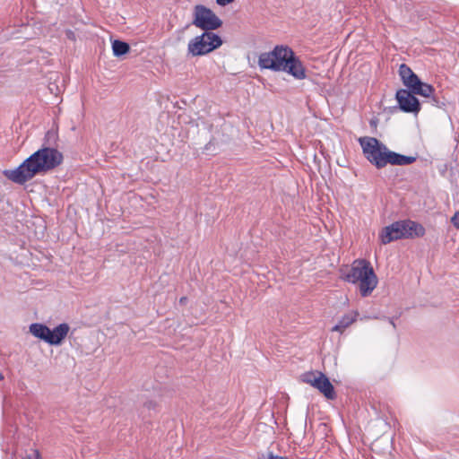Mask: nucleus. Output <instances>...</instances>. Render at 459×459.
<instances>
[{"label": "nucleus", "instance_id": "9", "mask_svg": "<svg viewBox=\"0 0 459 459\" xmlns=\"http://www.w3.org/2000/svg\"><path fill=\"white\" fill-rule=\"evenodd\" d=\"M302 380L320 391L327 399H334L335 392L330 380L322 372H307L302 376Z\"/></svg>", "mask_w": 459, "mask_h": 459}, {"label": "nucleus", "instance_id": "8", "mask_svg": "<svg viewBox=\"0 0 459 459\" xmlns=\"http://www.w3.org/2000/svg\"><path fill=\"white\" fill-rule=\"evenodd\" d=\"M192 23L204 32H212L221 27L222 21L210 8L197 4L194 8Z\"/></svg>", "mask_w": 459, "mask_h": 459}, {"label": "nucleus", "instance_id": "3", "mask_svg": "<svg viewBox=\"0 0 459 459\" xmlns=\"http://www.w3.org/2000/svg\"><path fill=\"white\" fill-rule=\"evenodd\" d=\"M359 143L366 159L377 169L387 164L404 166L413 163L415 156H406L390 151L384 143L374 137L359 138Z\"/></svg>", "mask_w": 459, "mask_h": 459}, {"label": "nucleus", "instance_id": "18", "mask_svg": "<svg viewBox=\"0 0 459 459\" xmlns=\"http://www.w3.org/2000/svg\"><path fill=\"white\" fill-rule=\"evenodd\" d=\"M234 1L235 0H216V4L220 6H226Z\"/></svg>", "mask_w": 459, "mask_h": 459}, {"label": "nucleus", "instance_id": "4", "mask_svg": "<svg viewBox=\"0 0 459 459\" xmlns=\"http://www.w3.org/2000/svg\"><path fill=\"white\" fill-rule=\"evenodd\" d=\"M343 279L352 284H357L362 297L369 296L377 288L378 279L370 263L365 259L355 260Z\"/></svg>", "mask_w": 459, "mask_h": 459}, {"label": "nucleus", "instance_id": "13", "mask_svg": "<svg viewBox=\"0 0 459 459\" xmlns=\"http://www.w3.org/2000/svg\"><path fill=\"white\" fill-rule=\"evenodd\" d=\"M435 91V89L432 85L420 82L419 85L414 89L413 91H411L415 95H420L423 97H432L433 93Z\"/></svg>", "mask_w": 459, "mask_h": 459}, {"label": "nucleus", "instance_id": "16", "mask_svg": "<svg viewBox=\"0 0 459 459\" xmlns=\"http://www.w3.org/2000/svg\"><path fill=\"white\" fill-rule=\"evenodd\" d=\"M27 459H41L39 452L38 450H30L29 454L26 455Z\"/></svg>", "mask_w": 459, "mask_h": 459}, {"label": "nucleus", "instance_id": "7", "mask_svg": "<svg viewBox=\"0 0 459 459\" xmlns=\"http://www.w3.org/2000/svg\"><path fill=\"white\" fill-rule=\"evenodd\" d=\"M69 329V325L65 323L58 325L53 330L40 323H33L29 326V331L34 337L50 345L61 344L62 341L66 337Z\"/></svg>", "mask_w": 459, "mask_h": 459}, {"label": "nucleus", "instance_id": "11", "mask_svg": "<svg viewBox=\"0 0 459 459\" xmlns=\"http://www.w3.org/2000/svg\"><path fill=\"white\" fill-rule=\"evenodd\" d=\"M399 75L403 83L407 87L406 90L413 91L421 82L418 75L405 64L399 66Z\"/></svg>", "mask_w": 459, "mask_h": 459}, {"label": "nucleus", "instance_id": "17", "mask_svg": "<svg viewBox=\"0 0 459 459\" xmlns=\"http://www.w3.org/2000/svg\"><path fill=\"white\" fill-rule=\"evenodd\" d=\"M451 222L456 229H459V212H456L453 215V217L451 218Z\"/></svg>", "mask_w": 459, "mask_h": 459}, {"label": "nucleus", "instance_id": "15", "mask_svg": "<svg viewBox=\"0 0 459 459\" xmlns=\"http://www.w3.org/2000/svg\"><path fill=\"white\" fill-rule=\"evenodd\" d=\"M58 140V134L56 131L54 130H49L47 132L46 135H45V142H44V146H53L55 147V145L56 144V142Z\"/></svg>", "mask_w": 459, "mask_h": 459}, {"label": "nucleus", "instance_id": "19", "mask_svg": "<svg viewBox=\"0 0 459 459\" xmlns=\"http://www.w3.org/2000/svg\"><path fill=\"white\" fill-rule=\"evenodd\" d=\"M186 297H182V298L180 299V300H179V302H180L181 304H185V303H186Z\"/></svg>", "mask_w": 459, "mask_h": 459}, {"label": "nucleus", "instance_id": "10", "mask_svg": "<svg viewBox=\"0 0 459 459\" xmlns=\"http://www.w3.org/2000/svg\"><path fill=\"white\" fill-rule=\"evenodd\" d=\"M411 91L406 89H400L396 91L395 99L399 104L400 108L406 113H418L420 109V105L418 99Z\"/></svg>", "mask_w": 459, "mask_h": 459}, {"label": "nucleus", "instance_id": "20", "mask_svg": "<svg viewBox=\"0 0 459 459\" xmlns=\"http://www.w3.org/2000/svg\"><path fill=\"white\" fill-rule=\"evenodd\" d=\"M4 379V376L3 374L0 373V380H3Z\"/></svg>", "mask_w": 459, "mask_h": 459}, {"label": "nucleus", "instance_id": "6", "mask_svg": "<svg viewBox=\"0 0 459 459\" xmlns=\"http://www.w3.org/2000/svg\"><path fill=\"white\" fill-rule=\"evenodd\" d=\"M222 45L221 38L214 32H203L193 38L187 44V55L191 56H204Z\"/></svg>", "mask_w": 459, "mask_h": 459}, {"label": "nucleus", "instance_id": "12", "mask_svg": "<svg viewBox=\"0 0 459 459\" xmlns=\"http://www.w3.org/2000/svg\"><path fill=\"white\" fill-rule=\"evenodd\" d=\"M359 316L358 311H351L345 314L339 322L333 327V332L342 333L348 326L357 320Z\"/></svg>", "mask_w": 459, "mask_h": 459}, {"label": "nucleus", "instance_id": "14", "mask_svg": "<svg viewBox=\"0 0 459 459\" xmlns=\"http://www.w3.org/2000/svg\"><path fill=\"white\" fill-rule=\"evenodd\" d=\"M112 50L115 56H121L129 52L130 47L126 42L116 39L112 42Z\"/></svg>", "mask_w": 459, "mask_h": 459}, {"label": "nucleus", "instance_id": "2", "mask_svg": "<svg viewBox=\"0 0 459 459\" xmlns=\"http://www.w3.org/2000/svg\"><path fill=\"white\" fill-rule=\"evenodd\" d=\"M258 65L262 69L285 72L297 80H303L307 77L303 63L287 46L279 45L272 51L261 53L258 57Z\"/></svg>", "mask_w": 459, "mask_h": 459}, {"label": "nucleus", "instance_id": "1", "mask_svg": "<svg viewBox=\"0 0 459 459\" xmlns=\"http://www.w3.org/2000/svg\"><path fill=\"white\" fill-rule=\"evenodd\" d=\"M63 154L53 146H43L13 169L3 174L13 183L22 185L38 174L48 172L63 162Z\"/></svg>", "mask_w": 459, "mask_h": 459}, {"label": "nucleus", "instance_id": "21", "mask_svg": "<svg viewBox=\"0 0 459 459\" xmlns=\"http://www.w3.org/2000/svg\"><path fill=\"white\" fill-rule=\"evenodd\" d=\"M390 323L392 324V325L394 327V323L393 322V320H390Z\"/></svg>", "mask_w": 459, "mask_h": 459}, {"label": "nucleus", "instance_id": "5", "mask_svg": "<svg viewBox=\"0 0 459 459\" xmlns=\"http://www.w3.org/2000/svg\"><path fill=\"white\" fill-rule=\"evenodd\" d=\"M424 233L425 230L420 224L412 221H402L385 227L380 234V238L385 245L403 238L421 237Z\"/></svg>", "mask_w": 459, "mask_h": 459}]
</instances>
